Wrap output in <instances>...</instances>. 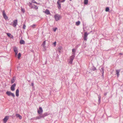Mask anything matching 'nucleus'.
<instances>
[{"label": "nucleus", "instance_id": "obj_43", "mask_svg": "<svg viewBox=\"0 0 123 123\" xmlns=\"http://www.w3.org/2000/svg\"><path fill=\"white\" fill-rule=\"evenodd\" d=\"M107 92H106V93H104V95L105 96H106V95H107Z\"/></svg>", "mask_w": 123, "mask_h": 123}, {"label": "nucleus", "instance_id": "obj_7", "mask_svg": "<svg viewBox=\"0 0 123 123\" xmlns=\"http://www.w3.org/2000/svg\"><path fill=\"white\" fill-rule=\"evenodd\" d=\"M2 13L4 18L5 19H7L8 18V17L7 16H6V14L5 13V11L4 10H3V11L2 12Z\"/></svg>", "mask_w": 123, "mask_h": 123}, {"label": "nucleus", "instance_id": "obj_21", "mask_svg": "<svg viewBox=\"0 0 123 123\" xmlns=\"http://www.w3.org/2000/svg\"><path fill=\"white\" fill-rule=\"evenodd\" d=\"M42 117V115H40L38 116H37L36 117V119H41L42 118H43Z\"/></svg>", "mask_w": 123, "mask_h": 123}, {"label": "nucleus", "instance_id": "obj_8", "mask_svg": "<svg viewBox=\"0 0 123 123\" xmlns=\"http://www.w3.org/2000/svg\"><path fill=\"white\" fill-rule=\"evenodd\" d=\"M88 34L87 33V32H85L84 34V40L86 41L87 39V37Z\"/></svg>", "mask_w": 123, "mask_h": 123}, {"label": "nucleus", "instance_id": "obj_20", "mask_svg": "<svg viewBox=\"0 0 123 123\" xmlns=\"http://www.w3.org/2000/svg\"><path fill=\"white\" fill-rule=\"evenodd\" d=\"M15 77H13L11 80V83H13L15 81Z\"/></svg>", "mask_w": 123, "mask_h": 123}, {"label": "nucleus", "instance_id": "obj_31", "mask_svg": "<svg viewBox=\"0 0 123 123\" xmlns=\"http://www.w3.org/2000/svg\"><path fill=\"white\" fill-rule=\"evenodd\" d=\"M92 70L93 71H94L95 70H96V68L94 66L92 67Z\"/></svg>", "mask_w": 123, "mask_h": 123}, {"label": "nucleus", "instance_id": "obj_38", "mask_svg": "<svg viewBox=\"0 0 123 123\" xmlns=\"http://www.w3.org/2000/svg\"><path fill=\"white\" fill-rule=\"evenodd\" d=\"M7 36L9 37H10V36H11V34L10 33H7Z\"/></svg>", "mask_w": 123, "mask_h": 123}, {"label": "nucleus", "instance_id": "obj_40", "mask_svg": "<svg viewBox=\"0 0 123 123\" xmlns=\"http://www.w3.org/2000/svg\"><path fill=\"white\" fill-rule=\"evenodd\" d=\"M31 119V120H37V119H36V117L32 118Z\"/></svg>", "mask_w": 123, "mask_h": 123}, {"label": "nucleus", "instance_id": "obj_3", "mask_svg": "<svg viewBox=\"0 0 123 123\" xmlns=\"http://www.w3.org/2000/svg\"><path fill=\"white\" fill-rule=\"evenodd\" d=\"M17 19L13 21V24L12 26L14 27H16L17 24Z\"/></svg>", "mask_w": 123, "mask_h": 123}, {"label": "nucleus", "instance_id": "obj_13", "mask_svg": "<svg viewBox=\"0 0 123 123\" xmlns=\"http://www.w3.org/2000/svg\"><path fill=\"white\" fill-rule=\"evenodd\" d=\"M57 7L59 9H60L61 8V4L60 3V2L59 1H57Z\"/></svg>", "mask_w": 123, "mask_h": 123}, {"label": "nucleus", "instance_id": "obj_6", "mask_svg": "<svg viewBox=\"0 0 123 123\" xmlns=\"http://www.w3.org/2000/svg\"><path fill=\"white\" fill-rule=\"evenodd\" d=\"M43 112V110L41 107H39V110H37V112L40 115L42 114Z\"/></svg>", "mask_w": 123, "mask_h": 123}, {"label": "nucleus", "instance_id": "obj_4", "mask_svg": "<svg viewBox=\"0 0 123 123\" xmlns=\"http://www.w3.org/2000/svg\"><path fill=\"white\" fill-rule=\"evenodd\" d=\"M100 72H101L102 74V76L103 77H104V68L103 67H100Z\"/></svg>", "mask_w": 123, "mask_h": 123}, {"label": "nucleus", "instance_id": "obj_19", "mask_svg": "<svg viewBox=\"0 0 123 123\" xmlns=\"http://www.w3.org/2000/svg\"><path fill=\"white\" fill-rule=\"evenodd\" d=\"M20 44H24L25 43V42L23 40H20Z\"/></svg>", "mask_w": 123, "mask_h": 123}, {"label": "nucleus", "instance_id": "obj_29", "mask_svg": "<svg viewBox=\"0 0 123 123\" xmlns=\"http://www.w3.org/2000/svg\"><path fill=\"white\" fill-rule=\"evenodd\" d=\"M36 26V25L33 24V25H31L30 27L33 28H35V27Z\"/></svg>", "mask_w": 123, "mask_h": 123}, {"label": "nucleus", "instance_id": "obj_5", "mask_svg": "<svg viewBox=\"0 0 123 123\" xmlns=\"http://www.w3.org/2000/svg\"><path fill=\"white\" fill-rule=\"evenodd\" d=\"M13 49L15 53V55H17L18 52V48L16 47H14L13 48Z\"/></svg>", "mask_w": 123, "mask_h": 123}, {"label": "nucleus", "instance_id": "obj_12", "mask_svg": "<svg viewBox=\"0 0 123 123\" xmlns=\"http://www.w3.org/2000/svg\"><path fill=\"white\" fill-rule=\"evenodd\" d=\"M72 55L70 57V59L73 61V60L75 57L74 53L72 54Z\"/></svg>", "mask_w": 123, "mask_h": 123}, {"label": "nucleus", "instance_id": "obj_10", "mask_svg": "<svg viewBox=\"0 0 123 123\" xmlns=\"http://www.w3.org/2000/svg\"><path fill=\"white\" fill-rule=\"evenodd\" d=\"M9 118V117L8 116H5L3 119V121L4 122V123H6L7 121Z\"/></svg>", "mask_w": 123, "mask_h": 123}, {"label": "nucleus", "instance_id": "obj_9", "mask_svg": "<svg viewBox=\"0 0 123 123\" xmlns=\"http://www.w3.org/2000/svg\"><path fill=\"white\" fill-rule=\"evenodd\" d=\"M16 84L15 83L13 84V85H12L11 87V91H13L15 90V87L16 86Z\"/></svg>", "mask_w": 123, "mask_h": 123}, {"label": "nucleus", "instance_id": "obj_27", "mask_svg": "<svg viewBox=\"0 0 123 123\" xmlns=\"http://www.w3.org/2000/svg\"><path fill=\"white\" fill-rule=\"evenodd\" d=\"M21 54L20 53H19L18 55V59H20L21 57Z\"/></svg>", "mask_w": 123, "mask_h": 123}, {"label": "nucleus", "instance_id": "obj_34", "mask_svg": "<svg viewBox=\"0 0 123 123\" xmlns=\"http://www.w3.org/2000/svg\"><path fill=\"white\" fill-rule=\"evenodd\" d=\"M72 52H73L72 54H73V53H74L75 55V49H72Z\"/></svg>", "mask_w": 123, "mask_h": 123}, {"label": "nucleus", "instance_id": "obj_2", "mask_svg": "<svg viewBox=\"0 0 123 123\" xmlns=\"http://www.w3.org/2000/svg\"><path fill=\"white\" fill-rule=\"evenodd\" d=\"M6 94L9 96H12L13 98L15 97V95L14 93H12L10 91H7L6 92Z\"/></svg>", "mask_w": 123, "mask_h": 123}, {"label": "nucleus", "instance_id": "obj_22", "mask_svg": "<svg viewBox=\"0 0 123 123\" xmlns=\"http://www.w3.org/2000/svg\"><path fill=\"white\" fill-rule=\"evenodd\" d=\"M62 47L60 46L58 48V50L59 52H61V50L62 49Z\"/></svg>", "mask_w": 123, "mask_h": 123}, {"label": "nucleus", "instance_id": "obj_36", "mask_svg": "<svg viewBox=\"0 0 123 123\" xmlns=\"http://www.w3.org/2000/svg\"><path fill=\"white\" fill-rule=\"evenodd\" d=\"M58 1H59V2L60 1V2H64L65 0H58Z\"/></svg>", "mask_w": 123, "mask_h": 123}, {"label": "nucleus", "instance_id": "obj_42", "mask_svg": "<svg viewBox=\"0 0 123 123\" xmlns=\"http://www.w3.org/2000/svg\"><path fill=\"white\" fill-rule=\"evenodd\" d=\"M31 86H34V83H31Z\"/></svg>", "mask_w": 123, "mask_h": 123}, {"label": "nucleus", "instance_id": "obj_25", "mask_svg": "<svg viewBox=\"0 0 123 123\" xmlns=\"http://www.w3.org/2000/svg\"><path fill=\"white\" fill-rule=\"evenodd\" d=\"M88 0H84V4L85 5H87L88 3Z\"/></svg>", "mask_w": 123, "mask_h": 123}, {"label": "nucleus", "instance_id": "obj_14", "mask_svg": "<svg viewBox=\"0 0 123 123\" xmlns=\"http://www.w3.org/2000/svg\"><path fill=\"white\" fill-rule=\"evenodd\" d=\"M29 6L31 8H34V7L32 5V4L31 3L29 2L28 4Z\"/></svg>", "mask_w": 123, "mask_h": 123}, {"label": "nucleus", "instance_id": "obj_39", "mask_svg": "<svg viewBox=\"0 0 123 123\" xmlns=\"http://www.w3.org/2000/svg\"><path fill=\"white\" fill-rule=\"evenodd\" d=\"M57 29V28H54L53 29V31L54 32H55L56 31V30Z\"/></svg>", "mask_w": 123, "mask_h": 123}, {"label": "nucleus", "instance_id": "obj_30", "mask_svg": "<svg viewBox=\"0 0 123 123\" xmlns=\"http://www.w3.org/2000/svg\"><path fill=\"white\" fill-rule=\"evenodd\" d=\"M96 94L98 96V99H101V97L100 96V94L98 95L97 93H96Z\"/></svg>", "mask_w": 123, "mask_h": 123}, {"label": "nucleus", "instance_id": "obj_32", "mask_svg": "<svg viewBox=\"0 0 123 123\" xmlns=\"http://www.w3.org/2000/svg\"><path fill=\"white\" fill-rule=\"evenodd\" d=\"M21 10L22 12L23 13H24L25 12V10L24 8H21Z\"/></svg>", "mask_w": 123, "mask_h": 123}, {"label": "nucleus", "instance_id": "obj_11", "mask_svg": "<svg viewBox=\"0 0 123 123\" xmlns=\"http://www.w3.org/2000/svg\"><path fill=\"white\" fill-rule=\"evenodd\" d=\"M49 114V113L48 112H46L44 113L42 115V117H45L47 116Z\"/></svg>", "mask_w": 123, "mask_h": 123}, {"label": "nucleus", "instance_id": "obj_37", "mask_svg": "<svg viewBox=\"0 0 123 123\" xmlns=\"http://www.w3.org/2000/svg\"><path fill=\"white\" fill-rule=\"evenodd\" d=\"M25 27H26L25 25L24 24H23V29H25Z\"/></svg>", "mask_w": 123, "mask_h": 123}, {"label": "nucleus", "instance_id": "obj_24", "mask_svg": "<svg viewBox=\"0 0 123 123\" xmlns=\"http://www.w3.org/2000/svg\"><path fill=\"white\" fill-rule=\"evenodd\" d=\"M46 40H45L43 42V43L42 44V45L43 46V47L44 48L45 47V45L46 44Z\"/></svg>", "mask_w": 123, "mask_h": 123}, {"label": "nucleus", "instance_id": "obj_23", "mask_svg": "<svg viewBox=\"0 0 123 123\" xmlns=\"http://www.w3.org/2000/svg\"><path fill=\"white\" fill-rule=\"evenodd\" d=\"M80 22L79 21H78L76 22V25L77 26H78L80 24Z\"/></svg>", "mask_w": 123, "mask_h": 123}, {"label": "nucleus", "instance_id": "obj_48", "mask_svg": "<svg viewBox=\"0 0 123 123\" xmlns=\"http://www.w3.org/2000/svg\"><path fill=\"white\" fill-rule=\"evenodd\" d=\"M30 81V80H29L28 81Z\"/></svg>", "mask_w": 123, "mask_h": 123}, {"label": "nucleus", "instance_id": "obj_45", "mask_svg": "<svg viewBox=\"0 0 123 123\" xmlns=\"http://www.w3.org/2000/svg\"><path fill=\"white\" fill-rule=\"evenodd\" d=\"M119 55H123V54L122 53H119Z\"/></svg>", "mask_w": 123, "mask_h": 123}, {"label": "nucleus", "instance_id": "obj_41", "mask_svg": "<svg viewBox=\"0 0 123 123\" xmlns=\"http://www.w3.org/2000/svg\"><path fill=\"white\" fill-rule=\"evenodd\" d=\"M100 100H101V99H98V103H99V104L100 103Z\"/></svg>", "mask_w": 123, "mask_h": 123}, {"label": "nucleus", "instance_id": "obj_17", "mask_svg": "<svg viewBox=\"0 0 123 123\" xmlns=\"http://www.w3.org/2000/svg\"><path fill=\"white\" fill-rule=\"evenodd\" d=\"M19 90L18 89L16 91V96H19Z\"/></svg>", "mask_w": 123, "mask_h": 123}, {"label": "nucleus", "instance_id": "obj_46", "mask_svg": "<svg viewBox=\"0 0 123 123\" xmlns=\"http://www.w3.org/2000/svg\"><path fill=\"white\" fill-rule=\"evenodd\" d=\"M72 0H69L71 1Z\"/></svg>", "mask_w": 123, "mask_h": 123}, {"label": "nucleus", "instance_id": "obj_44", "mask_svg": "<svg viewBox=\"0 0 123 123\" xmlns=\"http://www.w3.org/2000/svg\"><path fill=\"white\" fill-rule=\"evenodd\" d=\"M56 43V42H55L53 44L55 45Z\"/></svg>", "mask_w": 123, "mask_h": 123}, {"label": "nucleus", "instance_id": "obj_33", "mask_svg": "<svg viewBox=\"0 0 123 123\" xmlns=\"http://www.w3.org/2000/svg\"><path fill=\"white\" fill-rule=\"evenodd\" d=\"M31 2H32V3H35L37 4V3L36 1H35L34 0H32Z\"/></svg>", "mask_w": 123, "mask_h": 123}, {"label": "nucleus", "instance_id": "obj_18", "mask_svg": "<svg viewBox=\"0 0 123 123\" xmlns=\"http://www.w3.org/2000/svg\"><path fill=\"white\" fill-rule=\"evenodd\" d=\"M120 71L121 70L120 69L116 70V74L117 75V76L118 77L119 75V73L120 72Z\"/></svg>", "mask_w": 123, "mask_h": 123}, {"label": "nucleus", "instance_id": "obj_1", "mask_svg": "<svg viewBox=\"0 0 123 123\" xmlns=\"http://www.w3.org/2000/svg\"><path fill=\"white\" fill-rule=\"evenodd\" d=\"M54 17L56 21H58L61 18V15L58 14L55 15Z\"/></svg>", "mask_w": 123, "mask_h": 123}, {"label": "nucleus", "instance_id": "obj_28", "mask_svg": "<svg viewBox=\"0 0 123 123\" xmlns=\"http://www.w3.org/2000/svg\"><path fill=\"white\" fill-rule=\"evenodd\" d=\"M105 11L106 12H109V8L108 7H106L105 8Z\"/></svg>", "mask_w": 123, "mask_h": 123}, {"label": "nucleus", "instance_id": "obj_35", "mask_svg": "<svg viewBox=\"0 0 123 123\" xmlns=\"http://www.w3.org/2000/svg\"><path fill=\"white\" fill-rule=\"evenodd\" d=\"M34 5L35 6V7H34V8L35 9H38V7L37 6L35 5Z\"/></svg>", "mask_w": 123, "mask_h": 123}, {"label": "nucleus", "instance_id": "obj_47", "mask_svg": "<svg viewBox=\"0 0 123 123\" xmlns=\"http://www.w3.org/2000/svg\"><path fill=\"white\" fill-rule=\"evenodd\" d=\"M11 70H10V73H11Z\"/></svg>", "mask_w": 123, "mask_h": 123}, {"label": "nucleus", "instance_id": "obj_16", "mask_svg": "<svg viewBox=\"0 0 123 123\" xmlns=\"http://www.w3.org/2000/svg\"><path fill=\"white\" fill-rule=\"evenodd\" d=\"M16 116L17 117H19L20 119H22V117L20 115L18 114H16Z\"/></svg>", "mask_w": 123, "mask_h": 123}, {"label": "nucleus", "instance_id": "obj_26", "mask_svg": "<svg viewBox=\"0 0 123 123\" xmlns=\"http://www.w3.org/2000/svg\"><path fill=\"white\" fill-rule=\"evenodd\" d=\"M73 61L72 60L69 59V63L70 64H72L73 63Z\"/></svg>", "mask_w": 123, "mask_h": 123}, {"label": "nucleus", "instance_id": "obj_15", "mask_svg": "<svg viewBox=\"0 0 123 123\" xmlns=\"http://www.w3.org/2000/svg\"><path fill=\"white\" fill-rule=\"evenodd\" d=\"M45 13H46V14L47 15H49L50 14V12L48 10V9H46L45 12Z\"/></svg>", "mask_w": 123, "mask_h": 123}]
</instances>
